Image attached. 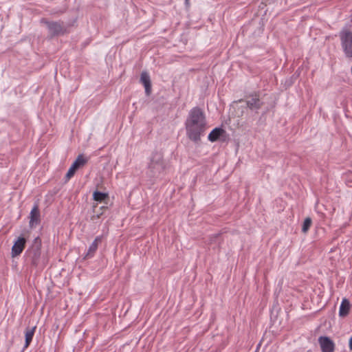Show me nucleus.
I'll return each instance as SVG.
<instances>
[{"instance_id":"obj_12","label":"nucleus","mask_w":352,"mask_h":352,"mask_svg":"<svg viewBox=\"0 0 352 352\" xmlns=\"http://www.w3.org/2000/svg\"><path fill=\"white\" fill-rule=\"evenodd\" d=\"M31 263L34 266H38L41 257V250L37 248L30 252Z\"/></svg>"},{"instance_id":"obj_13","label":"nucleus","mask_w":352,"mask_h":352,"mask_svg":"<svg viewBox=\"0 0 352 352\" xmlns=\"http://www.w3.org/2000/svg\"><path fill=\"white\" fill-rule=\"evenodd\" d=\"M140 80L145 87L146 93L149 94L151 91V80L148 74L142 72L140 76Z\"/></svg>"},{"instance_id":"obj_19","label":"nucleus","mask_w":352,"mask_h":352,"mask_svg":"<svg viewBox=\"0 0 352 352\" xmlns=\"http://www.w3.org/2000/svg\"><path fill=\"white\" fill-rule=\"evenodd\" d=\"M189 0H186V3H188Z\"/></svg>"},{"instance_id":"obj_6","label":"nucleus","mask_w":352,"mask_h":352,"mask_svg":"<svg viewBox=\"0 0 352 352\" xmlns=\"http://www.w3.org/2000/svg\"><path fill=\"white\" fill-rule=\"evenodd\" d=\"M26 243V240L23 236H19L14 241L12 247L11 255L12 257H16L20 255L23 251Z\"/></svg>"},{"instance_id":"obj_4","label":"nucleus","mask_w":352,"mask_h":352,"mask_svg":"<svg viewBox=\"0 0 352 352\" xmlns=\"http://www.w3.org/2000/svg\"><path fill=\"white\" fill-rule=\"evenodd\" d=\"M318 343L322 352H334L336 345L334 342L327 336H320Z\"/></svg>"},{"instance_id":"obj_7","label":"nucleus","mask_w":352,"mask_h":352,"mask_svg":"<svg viewBox=\"0 0 352 352\" xmlns=\"http://www.w3.org/2000/svg\"><path fill=\"white\" fill-rule=\"evenodd\" d=\"M40 222V212L37 205H34L30 213V226L34 227Z\"/></svg>"},{"instance_id":"obj_3","label":"nucleus","mask_w":352,"mask_h":352,"mask_svg":"<svg viewBox=\"0 0 352 352\" xmlns=\"http://www.w3.org/2000/svg\"><path fill=\"white\" fill-rule=\"evenodd\" d=\"M339 36L345 56L352 58V30L343 28L340 32Z\"/></svg>"},{"instance_id":"obj_9","label":"nucleus","mask_w":352,"mask_h":352,"mask_svg":"<svg viewBox=\"0 0 352 352\" xmlns=\"http://www.w3.org/2000/svg\"><path fill=\"white\" fill-rule=\"evenodd\" d=\"M351 309V305L349 301L346 298H343L339 309V316L340 317H345L346 316L350 311Z\"/></svg>"},{"instance_id":"obj_8","label":"nucleus","mask_w":352,"mask_h":352,"mask_svg":"<svg viewBox=\"0 0 352 352\" xmlns=\"http://www.w3.org/2000/svg\"><path fill=\"white\" fill-rule=\"evenodd\" d=\"M47 28L49 30V32L50 34L54 36V35H58L63 32V29L62 25L57 22H50L47 23Z\"/></svg>"},{"instance_id":"obj_15","label":"nucleus","mask_w":352,"mask_h":352,"mask_svg":"<svg viewBox=\"0 0 352 352\" xmlns=\"http://www.w3.org/2000/svg\"><path fill=\"white\" fill-rule=\"evenodd\" d=\"M247 104L250 109H258L261 107V102L258 98L255 96L247 101Z\"/></svg>"},{"instance_id":"obj_10","label":"nucleus","mask_w":352,"mask_h":352,"mask_svg":"<svg viewBox=\"0 0 352 352\" xmlns=\"http://www.w3.org/2000/svg\"><path fill=\"white\" fill-rule=\"evenodd\" d=\"M223 133L224 130L223 129L217 127L209 133L208 138L210 142H214L217 141Z\"/></svg>"},{"instance_id":"obj_18","label":"nucleus","mask_w":352,"mask_h":352,"mask_svg":"<svg viewBox=\"0 0 352 352\" xmlns=\"http://www.w3.org/2000/svg\"><path fill=\"white\" fill-rule=\"evenodd\" d=\"M349 349L352 351V336L350 338L349 341Z\"/></svg>"},{"instance_id":"obj_1","label":"nucleus","mask_w":352,"mask_h":352,"mask_svg":"<svg viewBox=\"0 0 352 352\" xmlns=\"http://www.w3.org/2000/svg\"><path fill=\"white\" fill-rule=\"evenodd\" d=\"M185 126L188 138L195 142H199L207 129L206 117L200 108L195 107L190 110Z\"/></svg>"},{"instance_id":"obj_11","label":"nucleus","mask_w":352,"mask_h":352,"mask_svg":"<svg viewBox=\"0 0 352 352\" xmlns=\"http://www.w3.org/2000/svg\"><path fill=\"white\" fill-rule=\"evenodd\" d=\"M36 327L32 328H27L25 332V345L24 348H28L31 343L34 332H35Z\"/></svg>"},{"instance_id":"obj_16","label":"nucleus","mask_w":352,"mask_h":352,"mask_svg":"<svg viewBox=\"0 0 352 352\" xmlns=\"http://www.w3.org/2000/svg\"><path fill=\"white\" fill-rule=\"evenodd\" d=\"M107 197L108 195L107 193L99 191H95L93 194L94 199L99 202L104 201Z\"/></svg>"},{"instance_id":"obj_17","label":"nucleus","mask_w":352,"mask_h":352,"mask_svg":"<svg viewBox=\"0 0 352 352\" xmlns=\"http://www.w3.org/2000/svg\"><path fill=\"white\" fill-rule=\"evenodd\" d=\"M311 225V219L309 217L306 218L303 222L302 227V232L306 233L310 228Z\"/></svg>"},{"instance_id":"obj_2","label":"nucleus","mask_w":352,"mask_h":352,"mask_svg":"<svg viewBox=\"0 0 352 352\" xmlns=\"http://www.w3.org/2000/svg\"><path fill=\"white\" fill-rule=\"evenodd\" d=\"M148 168L153 175H156L164 171L165 164L163 160L162 153L160 152L153 153L149 160Z\"/></svg>"},{"instance_id":"obj_14","label":"nucleus","mask_w":352,"mask_h":352,"mask_svg":"<svg viewBox=\"0 0 352 352\" xmlns=\"http://www.w3.org/2000/svg\"><path fill=\"white\" fill-rule=\"evenodd\" d=\"M102 241V236H97L89 248L87 256H92L98 249V244Z\"/></svg>"},{"instance_id":"obj_5","label":"nucleus","mask_w":352,"mask_h":352,"mask_svg":"<svg viewBox=\"0 0 352 352\" xmlns=\"http://www.w3.org/2000/svg\"><path fill=\"white\" fill-rule=\"evenodd\" d=\"M87 162V159L84 157L82 155H79L72 164L66 174L67 179H70L72 177H73L76 170L80 167L84 166Z\"/></svg>"}]
</instances>
